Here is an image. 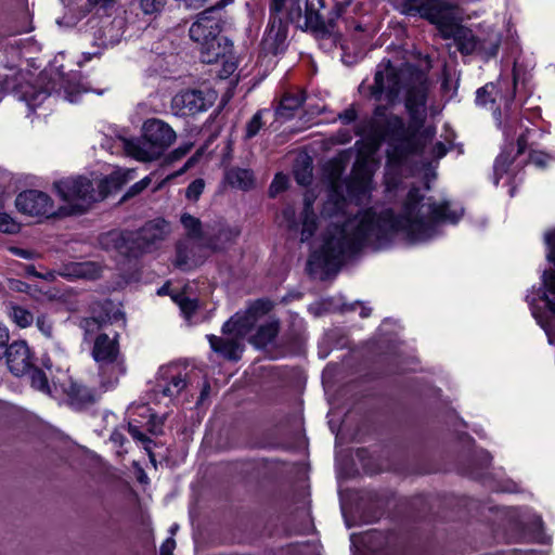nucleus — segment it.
Here are the masks:
<instances>
[{
	"instance_id": "f257e3e1",
	"label": "nucleus",
	"mask_w": 555,
	"mask_h": 555,
	"mask_svg": "<svg viewBox=\"0 0 555 555\" xmlns=\"http://www.w3.org/2000/svg\"><path fill=\"white\" fill-rule=\"evenodd\" d=\"M423 199L420 189L412 188L400 216H396L391 209H385L379 215L367 209L347 217L346 198L333 192L321 214L324 218L336 220L328 225L320 250L310 256V272L321 269L326 275L337 273L347 258L363 247L377 250L387 246L400 229H405L414 241H425L431 236L435 223L457 222L462 216L452 211L448 202L438 204L433 198Z\"/></svg>"
},
{
	"instance_id": "f03ea898",
	"label": "nucleus",
	"mask_w": 555,
	"mask_h": 555,
	"mask_svg": "<svg viewBox=\"0 0 555 555\" xmlns=\"http://www.w3.org/2000/svg\"><path fill=\"white\" fill-rule=\"evenodd\" d=\"M428 83L427 74L415 65L404 63L397 68L388 60L377 66L374 83L369 87L371 96L380 101L385 94L387 102L393 104L404 90L410 115L406 126L401 117L387 114V106L377 105L369 121L376 140L387 142L386 155L390 163L401 164L422 150L417 133L426 119Z\"/></svg>"
},
{
	"instance_id": "7ed1b4c3",
	"label": "nucleus",
	"mask_w": 555,
	"mask_h": 555,
	"mask_svg": "<svg viewBox=\"0 0 555 555\" xmlns=\"http://www.w3.org/2000/svg\"><path fill=\"white\" fill-rule=\"evenodd\" d=\"M286 0L270 1V21L268 35H287L289 25L293 31H312L322 35H340L338 27L341 9L336 7L330 12L327 18L320 13L324 8V0H317V4L309 0H292L287 9L286 20L282 11Z\"/></svg>"
},
{
	"instance_id": "20e7f679",
	"label": "nucleus",
	"mask_w": 555,
	"mask_h": 555,
	"mask_svg": "<svg viewBox=\"0 0 555 555\" xmlns=\"http://www.w3.org/2000/svg\"><path fill=\"white\" fill-rule=\"evenodd\" d=\"M127 179L125 176L114 173L100 182L99 192L95 191L90 179L78 176L65 178L53 183V186L65 203L59 207L57 217L79 216L86 214L99 199H103L109 193L117 192Z\"/></svg>"
},
{
	"instance_id": "39448f33",
	"label": "nucleus",
	"mask_w": 555,
	"mask_h": 555,
	"mask_svg": "<svg viewBox=\"0 0 555 555\" xmlns=\"http://www.w3.org/2000/svg\"><path fill=\"white\" fill-rule=\"evenodd\" d=\"M167 223L164 219L146 222L137 231L112 230L100 236V244L106 250H115L126 257L138 258L152 251L165 240Z\"/></svg>"
},
{
	"instance_id": "423d86ee",
	"label": "nucleus",
	"mask_w": 555,
	"mask_h": 555,
	"mask_svg": "<svg viewBox=\"0 0 555 555\" xmlns=\"http://www.w3.org/2000/svg\"><path fill=\"white\" fill-rule=\"evenodd\" d=\"M399 10L408 16H418L436 26L441 35H465L464 11L449 0H402Z\"/></svg>"
},
{
	"instance_id": "0eeeda50",
	"label": "nucleus",
	"mask_w": 555,
	"mask_h": 555,
	"mask_svg": "<svg viewBox=\"0 0 555 555\" xmlns=\"http://www.w3.org/2000/svg\"><path fill=\"white\" fill-rule=\"evenodd\" d=\"M176 138V132L167 122L151 118L143 124L142 138L127 141L126 150L138 160L150 162L160 157Z\"/></svg>"
},
{
	"instance_id": "6e6552de",
	"label": "nucleus",
	"mask_w": 555,
	"mask_h": 555,
	"mask_svg": "<svg viewBox=\"0 0 555 555\" xmlns=\"http://www.w3.org/2000/svg\"><path fill=\"white\" fill-rule=\"evenodd\" d=\"M234 0H220L196 15L190 27V35H220L232 31L233 23L223 9Z\"/></svg>"
},
{
	"instance_id": "1a4fd4ad",
	"label": "nucleus",
	"mask_w": 555,
	"mask_h": 555,
	"mask_svg": "<svg viewBox=\"0 0 555 555\" xmlns=\"http://www.w3.org/2000/svg\"><path fill=\"white\" fill-rule=\"evenodd\" d=\"M18 211L29 216L57 217V210L53 209L52 198L40 191L27 190L20 193L15 199Z\"/></svg>"
},
{
	"instance_id": "9d476101",
	"label": "nucleus",
	"mask_w": 555,
	"mask_h": 555,
	"mask_svg": "<svg viewBox=\"0 0 555 555\" xmlns=\"http://www.w3.org/2000/svg\"><path fill=\"white\" fill-rule=\"evenodd\" d=\"M212 100L201 90L189 89L179 92L172 98L171 108L178 116L195 115L208 109Z\"/></svg>"
},
{
	"instance_id": "9b49d317",
	"label": "nucleus",
	"mask_w": 555,
	"mask_h": 555,
	"mask_svg": "<svg viewBox=\"0 0 555 555\" xmlns=\"http://www.w3.org/2000/svg\"><path fill=\"white\" fill-rule=\"evenodd\" d=\"M4 357L10 372L15 376H23L30 372L34 365V357L25 340H15L8 344Z\"/></svg>"
},
{
	"instance_id": "f8f14e48",
	"label": "nucleus",
	"mask_w": 555,
	"mask_h": 555,
	"mask_svg": "<svg viewBox=\"0 0 555 555\" xmlns=\"http://www.w3.org/2000/svg\"><path fill=\"white\" fill-rule=\"evenodd\" d=\"M120 354L118 334L111 338L105 333H100L93 338L91 356L100 369L118 362Z\"/></svg>"
},
{
	"instance_id": "ddd939ff",
	"label": "nucleus",
	"mask_w": 555,
	"mask_h": 555,
	"mask_svg": "<svg viewBox=\"0 0 555 555\" xmlns=\"http://www.w3.org/2000/svg\"><path fill=\"white\" fill-rule=\"evenodd\" d=\"M201 42V60L214 64L232 54L233 43L229 37H203Z\"/></svg>"
},
{
	"instance_id": "4468645a",
	"label": "nucleus",
	"mask_w": 555,
	"mask_h": 555,
	"mask_svg": "<svg viewBox=\"0 0 555 555\" xmlns=\"http://www.w3.org/2000/svg\"><path fill=\"white\" fill-rule=\"evenodd\" d=\"M321 39L331 46L339 44L341 61L348 65L364 56V51L360 46V37H321Z\"/></svg>"
},
{
	"instance_id": "2eb2a0df",
	"label": "nucleus",
	"mask_w": 555,
	"mask_h": 555,
	"mask_svg": "<svg viewBox=\"0 0 555 555\" xmlns=\"http://www.w3.org/2000/svg\"><path fill=\"white\" fill-rule=\"evenodd\" d=\"M455 46L463 54L477 53L486 57H493L496 55L500 47L499 38L494 42H490L489 48H486L481 42L480 37H452Z\"/></svg>"
},
{
	"instance_id": "dca6fc26",
	"label": "nucleus",
	"mask_w": 555,
	"mask_h": 555,
	"mask_svg": "<svg viewBox=\"0 0 555 555\" xmlns=\"http://www.w3.org/2000/svg\"><path fill=\"white\" fill-rule=\"evenodd\" d=\"M256 322V315L251 311L235 313L222 326V333L234 335L236 338H244L253 328Z\"/></svg>"
},
{
	"instance_id": "f3484780",
	"label": "nucleus",
	"mask_w": 555,
	"mask_h": 555,
	"mask_svg": "<svg viewBox=\"0 0 555 555\" xmlns=\"http://www.w3.org/2000/svg\"><path fill=\"white\" fill-rule=\"evenodd\" d=\"M69 404L76 410H83L94 404L98 400V392L86 385L70 383L67 388Z\"/></svg>"
},
{
	"instance_id": "a211bd4d",
	"label": "nucleus",
	"mask_w": 555,
	"mask_h": 555,
	"mask_svg": "<svg viewBox=\"0 0 555 555\" xmlns=\"http://www.w3.org/2000/svg\"><path fill=\"white\" fill-rule=\"evenodd\" d=\"M211 349L230 361H238L243 351L240 338H222L216 335H208Z\"/></svg>"
},
{
	"instance_id": "6ab92c4d",
	"label": "nucleus",
	"mask_w": 555,
	"mask_h": 555,
	"mask_svg": "<svg viewBox=\"0 0 555 555\" xmlns=\"http://www.w3.org/2000/svg\"><path fill=\"white\" fill-rule=\"evenodd\" d=\"M305 100L306 94L304 90H297L296 92L286 91L275 108L276 117L291 119L295 112L304 104Z\"/></svg>"
},
{
	"instance_id": "aec40b11",
	"label": "nucleus",
	"mask_w": 555,
	"mask_h": 555,
	"mask_svg": "<svg viewBox=\"0 0 555 555\" xmlns=\"http://www.w3.org/2000/svg\"><path fill=\"white\" fill-rule=\"evenodd\" d=\"M91 312L93 315L98 317L105 326L124 319V312L116 308L114 301L111 299L94 302L91 307Z\"/></svg>"
},
{
	"instance_id": "412c9836",
	"label": "nucleus",
	"mask_w": 555,
	"mask_h": 555,
	"mask_svg": "<svg viewBox=\"0 0 555 555\" xmlns=\"http://www.w3.org/2000/svg\"><path fill=\"white\" fill-rule=\"evenodd\" d=\"M279 331L280 322L278 320L269 321L258 327L256 334L251 338V341L257 347H266L274 340Z\"/></svg>"
},
{
	"instance_id": "4be33fe9",
	"label": "nucleus",
	"mask_w": 555,
	"mask_h": 555,
	"mask_svg": "<svg viewBox=\"0 0 555 555\" xmlns=\"http://www.w3.org/2000/svg\"><path fill=\"white\" fill-rule=\"evenodd\" d=\"M317 215L313 211L312 203L309 198H305V205L302 209V229H301V241H308L312 237L318 229Z\"/></svg>"
},
{
	"instance_id": "5701e85b",
	"label": "nucleus",
	"mask_w": 555,
	"mask_h": 555,
	"mask_svg": "<svg viewBox=\"0 0 555 555\" xmlns=\"http://www.w3.org/2000/svg\"><path fill=\"white\" fill-rule=\"evenodd\" d=\"M260 55H278L286 50V37H263L260 42Z\"/></svg>"
},
{
	"instance_id": "b1692460",
	"label": "nucleus",
	"mask_w": 555,
	"mask_h": 555,
	"mask_svg": "<svg viewBox=\"0 0 555 555\" xmlns=\"http://www.w3.org/2000/svg\"><path fill=\"white\" fill-rule=\"evenodd\" d=\"M231 185L242 190H248L254 185L253 172L248 169H233L227 175Z\"/></svg>"
},
{
	"instance_id": "393cba45",
	"label": "nucleus",
	"mask_w": 555,
	"mask_h": 555,
	"mask_svg": "<svg viewBox=\"0 0 555 555\" xmlns=\"http://www.w3.org/2000/svg\"><path fill=\"white\" fill-rule=\"evenodd\" d=\"M240 231L236 228H221L216 235V240L210 243V247L215 250L224 249L234 243Z\"/></svg>"
},
{
	"instance_id": "a878e982",
	"label": "nucleus",
	"mask_w": 555,
	"mask_h": 555,
	"mask_svg": "<svg viewBox=\"0 0 555 555\" xmlns=\"http://www.w3.org/2000/svg\"><path fill=\"white\" fill-rule=\"evenodd\" d=\"M9 309L10 318L18 327L25 328L33 324L34 314L26 308L21 307L18 305L10 304Z\"/></svg>"
},
{
	"instance_id": "bb28decb",
	"label": "nucleus",
	"mask_w": 555,
	"mask_h": 555,
	"mask_svg": "<svg viewBox=\"0 0 555 555\" xmlns=\"http://www.w3.org/2000/svg\"><path fill=\"white\" fill-rule=\"evenodd\" d=\"M269 113L268 109H259L257 111L253 117L247 121L245 126L244 140L248 141L259 134L260 130L264 127L266 122L263 120L264 114Z\"/></svg>"
},
{
	"instance_id": "cd10ccee",
	"label": "nucleus",
	"mask_w": 555,
	"mask_h": 555,
	"mask_svg": "<svg viewBox=\"0 0 555 555\" xmlns=\"http://www.w3.org/2000/svg\"><path fill=\"white\" fill-rule=\"evenodd\" d=\"M104 326L102 321L93 314L89 318H82L79 322V327L83 331L85 341H89L92 339L93 335L100 334V331Z\"/></svg>"
},
{
	"instance_id": "c85d7f7f",
	"label": "nucleus",
	"mask_w": 555,
	"mask_h": 555,
	"mask_svg": "<svg viewBox=\"0 0 555 555\" xmlns=\"http://www.w3.org/2000/svg\"><path fill=\"white\" fill-rule=\"evenodd\" d=\"M172 300L179 306L183 315L190 320L198 308V300L186 297L183 293L172 295Z\"/></svg>"
},
{
	"instance_id": "c756f323",
	"label": "nucleus",
	"mask_w": 555,
	"mask_h": 555,
	"mask_svg": "<svg viewBox=\"0 0 555 555\" xmlns=\"http://www.w3.org/2000/svg\"><path fill=\"white\" fill-rule=\"evenodd\" d=\"M30 382H31V386L43 392V393H50L51 392V389H50V385H49V380H48V377L46 375V373L38 369L37 366H35V364L33 365V369L30 370Z\"/></svg>"
},
{
	"instance_id": "7c9ffc66",
	"label": "nucleus",
	"mask_w": 555,
	"mask_h": 555,
	"mask_svg": "<svg viewBox=\"0 0 555 555\" xmlns=\"http://www.w3.org/2000/svg\"><path fill=\"white\" fill-rule=\"evenodd\" d=\"M181 223L188 231V235L193 238H202V222L199 219L189 215L183 214L181 216Z\"/></svg>"
},
{
	"instance_id": "2f4dec72",
	"label": "nucleus",
	"mask_w": 555,
	"mask_h": 555,
	"mask_svg": "<svg viewBox=\"0 0 555 555\" xmlns=\"http://www.w3.org/2000/svg\"><path fill=\"white\" fill-rule=\"evenodd\" d=\"M128 433L131 435L133 439L140 441L143 444L144 450L152 457V444H154V441L151 438H149L145 434H143L140 430L139 426L133 425L132 423L128 424Z\"/></svg>"
},
{
	"instance_id": "473e14b6",
	"label": "nucleus",
	"mask_w": 555,
	"mask_h": 555,
	"mask_svg": "<svg viewBox=\"0 0 555 555\" xmlns=\"http://www.w3.org/2000/svg\"><path fill=\"white\" fill-rule=\"evenodd\" d=\"M186 387V380L180 374L171 377L169 385L162 390L164 396H178Z\"/></svg>"
},
{
	"instance_id": "72a5a7b5",
	"label": "nucleus",
	"mask_w": 555,
	"mask_h": 555,
	"mask_svg": "<svg viewBox=\"0 0 555 555\" xmlns=\"http://www.w3.org/2000/svg\"><path fill=\"white\" fill-rule=\"evenodd\" d=\"M175 266L180 270L189 268L188 247L184 243H178L176 246Z\"/></svg>"
},
{
	"instance_id": "f704fd0d",
	"label": "nucleus",
	"mask_w": 555,
	"mask_h": 555,
	"mask_svg": "<svg viewBox=\"0 0 555 555\" xmlns=\"http://www.w3.org/2000/svg\"><path fill=\"white\" fill-rule=\"evenodd\" d=\"M37 48V42L35 41L34 38H28L24 41H21L20 44H17V47H11L10 49V53H15L18 57H25V59H28V50L29 49H36Z\"/></svg>"
},
{
	"instance_id": "c9c22d12",
	"label": "nucleus",
	"mask_w": 555,
	"mask_h": 555,
	"mask_svg": "<svg viewBox=\"0 0 555 555\" xmlns=\"http://www.w3.org/2000/svg\"><path fill=\"white\" fill-rule=\"evenodd\" d=\"M294 175L300 185L307 186L312 181V168L309 163L302 168L295 169Z\"/></svg>"
},
{
	"instance_id": "e433bc0d",
	"label": "nucleus",
	"mask_w": 555,
	"mask_h": 555,
	"mask_svg": "<svg viewBox=\"0 0 555 555\" xmlns=\"http://www.w3.org/2000/svg\"><path fill=\"white\" fill-rule=\"evenodd\" d=\"M287 188V178L281 173L275 175L269 188L270 197H275L279 193L285 191Z\"/></svg>"
},
{
	"instance_id": "4c0bfd02",
	"label": "nucleus",
	"mask_w": 555,
	"mask_h": 555,
	"mask_svg": "<svg viewBox=\"0 0 555 555\" xmlns=\"http://www.w3.org/2000/svg\"><path fill=\"white\" fill-rule=\"evenodd\" d=\"M204 188H205L204 180L195 179L186 188V191H185L186 198L194 199V201L198 199V197L201 196V194L204 191Z\"/></svg>"
},
{
	"instance_id": "58836bf2",
	"label": "nucleus",
	"mask_w": 555,
	"mask_h": 555,
	"mask_svg": "<svg viewBox=\"0 0 555 555\" xmlns=\"http://www.w3.org/2000/svg\"><path fill=\"white\" fill-rule=\"evenodd\" d=\"M38 330L48 338L53 336V322L46 315L40 314L36 320Z\"/></svg>"
},
{
	"instance_id": "ea45409f",
	"label": "nucleus",
	"mask_w": 555,
	"mask_h": 555,
	"mask_svg": "<svg viewBox=\"0 0 555 555\" xmlns=\"http://www.w3.org/2000/svg\"><path fill=\"white\" fill-rule=\"evenodd\" d=\"M151 177L147 176L140 180L139 182L134 183L130 189L126 192V194L122 196V201H126L128 198H131L138 194H140L143 190H145L150 183H151Z\"/></svg>"
},
{
	"instance_id": "a19ab883",
	"label": "nucleus",
	"mask_w": 555,
	"mask_h": 555,
	"mask_svg": "<svg viewBox=\"0 0 555 555\" xmlns=\"http://www.w3.org/2000/svg\"><path fill=\"white\" fill-rule=\"evenodd\" d=\"M164 423H165L164 417H159L155 414H152L146 423L147 431L154 436L162 435Z\"/></svg>"
},
{
	"instance_id": "79ce46f5",
	"label": "nucleus",
	"mask_w": 555,
	"mask_h": 555,
	"mask_svg": "<svg viewBox=\"0 0 555 555\" xmlns=\"http://www.w3.org/2000/svg\"><path fill=\"white\" fill-rule=\"evenodd\" d=\"M493 89V83L479 88L476 92V102L480 105H486L488 102H494V99L491 98V91Z\"/></svg>"
},
{
	"instance_id": "37998d69",
	"label": "nucleus",
	"mask_w": 555,
	"mask_h": 555,
	"mask_svg": "<svg viewBox=\"0 0 555 555\" xmlns=\"http://www.w3.org/2000/svg\"><path fill=\"white\" fill-rule=\"evenodd\" d=\"M145 14H153L163 7V0H137Z\"/></svg>"
},
{
	"instance_id": "c03bdc74",
	"label": "nucleus",
	"mask_w": 555,
	"mask_h": 555,
	"mask_svg": "<svg viewBox=\"0 0 555 555\" xmlns=\"http://www.w3.org/2000/svg\"><path fill=\"white\" fill-rule=\"evenodd\" d=\"M511 163L512 162L507 155H504V154L499 155V157L495 159V163H494L495 176H502L504 172H506Z\"/></svg>"
},
{
	"instance_id": "a18cd8bd",
	"label": "nucleus",
	"mask_w": 555,
	"mask_h": 555,
	"mask_svg": "<svg viewBox=\"0 0 555 555\" xmlns=\"http://www.w3.org/2000/svg\"><path fill=\"white\" fill-rule=\"evenodd\" d=\"M17 224L7 214H0V231L4 233H14Z\"/></svg>"
},
{
	"instance_id": "49530a36",
	"label": "nucleus",
	"mask_w": 555,
	"mask_h": 555,
	"mask_svg": "<svg viewBox=\"0 0 555 555\" xmlns=\"http://www.w3.org/2000/svg\"><path fill=\"white\" fill-rule=\"evenodd\" d=\"M271 308H272V304H271L270 300H268V299H258L250 307L249 311H251L256 315L258 312L267 313V312H269L271 310Z\"/></svg>"
},
{
	"instance_id": "de8ad7c7",
	"label": "nucleus",
	"mask_w": 555,
	"mask_h": 555,
	"mask_svg": "<svg viewBox=\"0 0 555 555\" xmlns=\"http://www.w3.org/2000/svg\"><path fill=\"white\" fill-rule=\"evenodd\" d=\"M357 117H358V114L353 106H350L347 109H345L344 112L338 114V118L344 125H349V124L356 121Z\"/></svg>"
},
{
	"instance_id": "09e8293b",
	"label": "nucleus",
	"mask_w": 555,
	"mask_h": 555,
	"mask_svg": "<svg viewBox=\"0 0 555 555\" xmlns=\"http://www.w3.org/2000/svg\"><path fill=\"white\" fill-rule=\"evenodd\" d=\"M8 287L11 291L18 292V293H28L30 289V285H28L27 283H25L21 280H17V279H10L8 281Z\"/></svg>"
},
{
	"instance_id": "8fccbe9b",
	"label": "nucleus",
	"mask_w": 555,
	"mask_h": 555,
	"mask_svg": "<svg viewBox=\"0 0 555 555\" xmlns=\"http://www.w3.org/2000/svg\"><path fill=\"white\" fill-rule=\"evenodd\" d=\"M10 341V333L9 330L0 323V360L4 357V349L7 348Z\"/></svg>"
},
{
	"instance_id": "3c124183",
	"label": "nucleus",
	"mask_w": 555,
	"mask_h": 555,
	"mask_svg": "<svg viewBox=\"0 0 555 555\" xmlns=\"http://www.w3.org/2000/svg\"><path fill=\"white\" fill-rule=\"evenodd\" d=\"M176 547V541L172 538H168L160 546V555H172Z\"/></svg>"
},
{
	"instance_id": "603ef678",
	"label": "nucleus",
	"mask_w": 555,
	"mask_h": 555,
	"mask_svg": "<svg viewBox=\"0 0 555 555\" xmlns=\"http://www.w3.org/2000/svg\"><path fill=\"white\" fill-rule=\"evenodd\" d=\"M478 460L480 462V468L487 469L491 464L492 456L488 451L482 450L478 453Z\"/></svg>"
},
{
	"instance_id": "864d4df0",
	"label": "nucleus",
	"mask_w": 555,
	"mask_h": 555,
	"mask_svg": "<svg viewBox=\"0 0 555 555\" xmlns=\"http://www.w3.org/2000/svg\"><path fill=\"white\" fill-rule=\"evenodd\" d=\"M448 152L447 146L442 142H437L433 146V155L435 158L440 159L442 158Z\"/></svg>"
},
{
	"instance_id": "5fc2aeb1",
	"label": "nucleus",
	"mask_w": 555,
	"mask_h": 555,
	"mask_svg": "<svg viewBox=\"0 0 555 555\" xmlns=\"http://www.w3.org/2000/svg\"><path fill=\"white\" fill-rule=\"evenodd\" d=\"M283 217L288 222L289 229L295 227V209L291 206L283 210Z\"/></svg>"
},
{
	"instance_id": "6e6d98bb",
	"label": "nucleus",
	"mask_w": 555,
	"mask_h": 555,
	"mask_svg": "<svg viewBox=\"0 0 555 555\" xmlns=\"http://www.w3.org/2000/svg\"><path fill=\"white\" fill-rule=\"evenodd\" d=\"M111 441L114 442L116 446L121 447L124 442L126 441V437L124 434L119 430H114L111 435Z\"/></svg>"
},
{
	"instance_id": "4d7b16f0",
	"label": "nucleus",
	"mask_w": 555,
	"mask_h": 555,
	"mask_svg": "<svg viewBox=\"0 0 555 555\" xmlns=\"http://www.w3.org/2000/svg\"><path fill=\"white\" fill-rule=\"evenodd\" d=\"M88 2L91 7L100 5L101 8L105 9L109 7L114 0H88Z\"/></svg>"
},
{
	"instance_id": "13d9d810",
	"label": "nucleus",
	"mask_w": 555,
	"mask_h": 555,
	"mask_svg": "<svg viewBox=\"0 0 555 555\" xmlns=\"http://www.w3.org/2000/svg\"><path fill=\"white\" fill-rule=\"evenodd\" d=\"M526 138L525 135H520L518 139H517V145H518V151H517V154H521L524 153L525 149H526Z\"/></svg>"
},
{
	"instance_id": "bf43d9fd",
	"label": "nucleus",
	"mask_w": 555,
	"mask_h": 555,
	"mask_svg": "<svg viewBox=\"0 0 555 555\" xmlns=\"http://www.w3.org/2000/svg\"><path fill=\"white\" fill-rule=\"evenodd\" d=\"M189 149L179 147L172 152V158L179 159L188 153Z\"/></svg>"
},
{
	"instance_id": "052dcab7",
	"label": "nucleus",
	"mask_w": 555,
	"mask_h": 555,
	"mask_svg": "<svg viewBox=\"0 0 555 555\" xmlns=\"http://www.w3.org/2000/svg\"><path fill=\"white\" fill-rule=\"evenodd\" d=\"M320 39V47L326 49L327 51H331L333 48L338 49L339 44L331 46L328 42H323V39L321 37H318Z\"/></svg>"
},
{
	"instance_id": "680f3d73",
	"label": "nucleus",
	"mask_w": 555,
	"mask_h": 555,
	"mask_svg": "<svg viewBox=\"0 0 555 555\" xmlns=\"http://www.w3.org/2000/svg\"><path fill=\"white\" fill-rule=\"evenodd\" d=\"M26 272L28 275L39 276V274L37 273L36 268L34 266H28L26 268Z\"/></svg>"
},
{
	"instance_id": "e2e57ef3",
	"label": "nucleus",
	"mask_w": 555,
	"mask_h": 555,
	"mask_svg": "<svg viewBox=\"0 0 555 555\" xmlns=\"http://www.w3.org/2000/svg\"><path fill=\"white\" fill-rule=\"evenodd\" d=\"M98 54H100V52H99V51H95V52H92V53H90V52H83L85 61H89V60H91V57H92V56H95V55H98Z\"/></svg>"
},
{
	"instance_id": "0e129e2a",
	"label": "nucleus",
	"mask_w": 555,
	"mask_h": 555,
	"mask_svg": "<svg viewBox=\"0 0 555 555\" xmlns=\"http://www.w3.org/2000/svg\"><path fill=\"white\" fill-rule=\"evenodd\" d=\"M469 474H470L472 478H474V479H480L483 476L482 473L476 472V470H472Z\"/></svg>"
},
{
	"instance_id": "69168bd1",
	"label": "nucleus",
	"mask_w": 555,
	"mask_h": 555,
	"mask_svg": "<svg viewBox=\"0 0 555 555\" xmlns=\"http://www.w3.org/2000/svg\"><path fill=\"white\" fill-rule=\"evenodd\" d=\"M166 293V286H163L159 291H158V295H163Z\"/></svg>"
},
{
	"instance_id": "338daca9",
	"label": "nucleus",
	"mask_w": 555,
	"mask_h": 555,
	"mask_svg": "<svg viewBox=\"0 0 555 555\" xmlns=\"http://www.w3.org/2000/svg\"><path fill=\"white\" fill-rule=\"evenodd\" d=\"M361 315H362L363 318L367 317V315H369V311H366L365 309H363V310L361 311Z\"/></svg>"
},
{
	"instance_id": "774afa93",
	"label": "nucleus",
	"mask_w": 555,
	"mask_h": 555,
	"mask_svg": "<svg viewBox=\"0 0 555 555\" xmlns=\"http://www.w3.org/2000/svg\"><path fill=\"white\" fill-rule=\"evenodd\" d=\"M194 41L199 42L198 37H191Z\"/></svg>"
}]
</instances>
